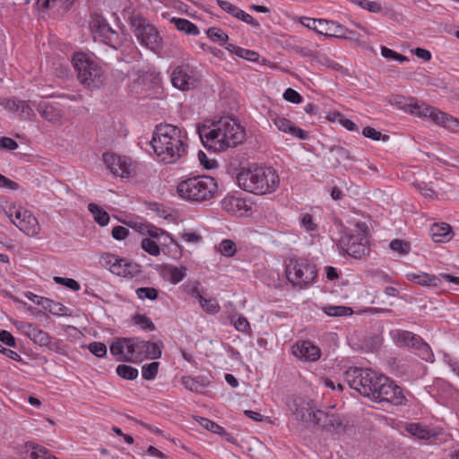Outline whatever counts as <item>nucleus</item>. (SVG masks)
Returning a JSON list of instances; mask_svg holds the SVG:
<instances>
[{
	"mask_svg": "<svg viewBox=\"0 0 459 459\" xmlns=\"http://www.w3.org/2000/svg\"><path fill=\"white\" fill-rule=\"evenodd\" d=\"M203 145L214 152H221L244 143L246 130L240 123L230 117L208 121L197 127Z\"/></svg>",
	"mask_w": 459,
	"mask_h": 459,
	"instance_id": "nucleus-1",
	"label": "nucleus"
},
{
	"mask_svg": "<svg viewBox=\"0 0 459 459\" xmlns=\"http://www.w3.org/2000/svg\"><path fill=\"white\" fill-rule=\"evenodd\" d=\"M150 143L157 160L168 165L184 159L189 147L186 130L172 124L157 125Z\"/></svg>",
	"mask_w": 459,
	"mask_h": 459,
	"instance_id": "nucleus-2",
	"label": "nucleus"
},
{
	"mask_svg": "<svg viewBox=\"0 0 459 459\" xmlns=\"http://www.w3.org/2000/svg\"><path fill=\"white\" fill-rule=\"evenodd\" d=\"M236 181L244 191L258 195H270L280 186V177L273 167L255 164L240 168Z\"/></svg>",
	"mask_w": 459,
	"mask_h": 459,
	"instance_id": "nucleus-3",
	"label": "nucleus"
},
{
	"mask_svg": "<svg viewBox=\"0 0 459 459\" xmlns=\"http://www.w3.org/2000/svg\"><path fill=\"white\" fill-rule=\"evenodd\" d=\"M219 194L214 178L206 175H195L180 178L175 185V195L181 201L192 204L210 203Z\"/></svg>",
	"mask_w": 459,
	"mask_h": 459,
	"instance_id": "nucleus-4",
	"label": "nucleus"
},
{
	"mask_svg": "<svg viewBox=\"0 0 459 459\" xmlns=\"http://www.w3.org/2000/svg\"><path fill=\"white\" fill-rule=\"evenodd\" d=\"M388 102L398 109L419 117L428 118L433 123L442 126L451 131H459V120L429 106L418 101L413 98H405L401 95H392Z\"/></svg>",
	"mask_w": 459,
	"mask_h": 459,
	"instance_id": "nucleus-5",
	"label": "nucleus"
},
{
	"mask_svg": "<svg viewBox=\"0 0 459 459\" xmlns=\"http://www.w3.org/2000/svg\"><path fill=\"white\" fill-rule=\"evenodd\" d=\"M285 275L288 281L299 290L312 286L317 278L316 266L300 257H290L285 262Z\"/></svg>",
	"mask_w": 459,
	"mask_h": 459,
	"instance_id": "nucleus-6",
	"label": "nucleus"
},
{
	"mask_svg": "<svg viewBox=\"0 0 459 459\" xmlns=\"http://www.w3.org/2000/svg\"><path fill=\"white\" fill-rule=\"evenodd\" d=\"M128 226L142 236L148 238H143L141 247L143 251L152 256L160 255V245L169 246L174 243L172 237L163 230L145 221H130Z\"/></svg>",
	"mask_w": 459,
	"mask_h": 459,
	"instance_id": "nucleus-7",
	"label": "nucleus"
},
{
	"mask_svg": "<svg viewBox=\"0 0 459 459\" xmlns=\"http://www.w3.org/2000/svg\"><path fill=\"white\" fill-rule=\"evenodd\" d=\"M72 62L77 78L87 88H97L102 84L104 72L95 59L88 54L78 52L73 56Z\"/></svg>",
	"mask_w": 459,
	"mask_h": 459,
	"instance_id": "nucleus-8",
	"label": "nucleus"
},
{
	"mask_svg": "<svg viewBox=\"0 0 459 459\" xmlns=\"http://www.w3.org/2000/svg\"><path fill=\"white\" fill-rule=\"evenodd\" d=\"M11 222L29 238H39L41 226L32 211L23 205L13 203L6 212Z\"/></svg>",
	"mask_w": 459,
	"mask_h": 459,
	"instance_id": "nucleus-9",
	"label": "nucleus"
},
{
	"mask_svg": "<svg viewBox=\"0 0 459 459\" xmlns=\"http://www.w3.org/2000/svg\"><path fill=\"white\" fill-rule=\"evenodd\" d=\"M340 244L342 248L354 258L368 255L369 254L368 228L364 224H356L352 230L342 236Z\"/></svg>",
	"mask_w": 459,
	"mask_h": 459,
	"instance_id": "nucleus-10",
	"label": "nucleus"
},
{
	"mask_svg": "<svg viewBox=\"0 0 459 459\" xmlns=\"http://www.w3.org/2000/svg\"><path fill=\"white\" fill-rule=\"evenodd\" d=\"M380 374L370 369L351 367L345 372V380L351 388L361 395L370 398Z\"/></svg>",
	"mask_w": 459,
	"mask_h": 459,
	"instance_id": "nucleus-11",
	"label": "nucleus"
},
{
	"mask_svg": "<svg viewBox=\"0 0 459 459\" xmlns=\"http://www.w3.org/2000/svg\"><path fill=\"white\" fill-rule=\"evenodd\" d=\"M131 23L134 28V34L143 47L153 52L160 50L162 39L154 26L149 24L146 20L140 15L133 16Z\"/></svg>",
	"mask_w": 459,
	"mask_h": 459,
	"instance_id": "nucleus-12",
	"label": "nucleus"
},
{
	"mask_svg": "<svg viewBox=\"0 0 459 459\" xmlns=\"http://www.w3.org/2000/svg\"><path fill=\"white\" fill-rule=\"evenodd\" d=\"M14 326L22 334L26 335L31 342L48 350L60 352L62 351L61 342L50 336L47 332L39 329L31 323L23 321L13 322Z\"/></svg>",
	"mask_w": 459,
	"mask_h": 459,
	"instance_id": "nucleus-13",
	"label": "nucleus"
},
{
	"mask_svg": "<svg viewBox=\"0 0 459 459\" xmlns=\"http://www.w3.org/2000/svg\"><path fill=\"white\" fill-rule=\"evenodd\" d=\"M100 263L111 273L124 278L134 277L140 273L137 264L108 252L100 255Z\"/></svg>",
	"mask_w": 459,
	"mask_h": 459,
	"instance_id": "nucleus-14",
	"label": "nucleus"
},
{
	"mask_svg": "<svg viewBox=\"0 0 459 459\" xmlns=\"http://www.w3.org/2000/svg\"><path fill=\"white\" fill-rule=\"evenodd\" d=\"M376 385L369 398L370 400L377 403L387 402L394 404H402L405 401L401 387L396 385L390 378L380 374Z\"/></svg>",
	"mask_w": 459,
	"mask_h": 459,
	"instance_id": "nucleus-15",
	"label": "nucleus"
},
{
	"mask_svg": "<svg viewBox=\"0 0 459 459\" xmlns=\"http://www.w3.org/2000/svg\"><path fill=\"white\" fill-rule=\"evenodd\" d=\"M103 160L110 173L119 178H130L135 173V164L130 158L104 153Z\"/></svg>",
	"mask_w": 459,
	"mask_h": 459,
	"instance_id": "nucleus-16",
	"label": "nucleus"
},
{
	"mask_svg": "<svg viewBox=\"0 0 459 459\" xmlns=\"http://www.w3.org/2000/svg\"><path fill=\"white\" fill-rule=\"evenodd\" d=\"M137 339L123 338L113 342L110 345V352L118 360L137 361Z\"/></svg>",
	"mask_w": 459,
	"mask_h": 459,
	"instance_id": "nucleus-17",
	"label": "nucleus"
},
{
	"mask_svg": "<svg viewBox=\"0 0 459 459\" xmlns=\"http://www.w3.org/2000/svg\"><path fill=\"white\" fill-rule=\"evenodd\" d=\"M221 207L227 213L236 216H248L252 210V204L240 196L228 194L221 200Z\"/></svg>",
	"mask_w": 459,
	"mask_h": 459,
	"instance_id": "nucleus-18",
	"label": "nucleus"
},
{
	"mask_svg": "<svg viewBox=\"0 0 459 459\" xmlns=\"http://www.w3.org/2000/svg\"><path fill=\"white\" fill-rule=\"evenodd\" d=\"M197 81L196 72L188 66H177L171 74L173 86L181 91H188L194 88Z\"/></svg>",
	"mask_w": 459,
	"mask_h": 459,
	"instance_id": "nucleus-19",
	"label": "nucleus"
},
{
	"mask_svg": "<svg viewBox=\"0 0 459 459\" xmlns=\"http://www.w3.org/2000/svg\"><path fill=\"white\" fill-rule=\"evenodd\" d=\"M294 357L302 361L315 362L321 357V350L310 341H298L291 347Z\"/></svg>",
	"mask_w": 459,
	"mask_h": 459,
	"instance_id": "nucleus-20",
	"label": "nucleus"
},
{
	"mask_svg": "<svg viewBox=\"0 0 459 459\" xmlns=\"http://www.w3.org/2000/svg\"><path fill=\"white\" fill-rule=\"evenodd\" d=\"M318 24V34H321L325 37H334L349 39H354V32L344 28L338 22L322 19L321 23Z\"/></svg>",
	"mask_w": 459,
	"mask_h": 459,
	"instance_id": "nucleus-21",
	"label": "nucleus"
},
{
	"mask_svg": "<svg viewBox=\"0 0 459 459\" xmlns=\"http://www.w3.org/2000/svg\"><path fill=\"white\" fill-rule=\"evenodd\" d=\"M90 27L95 39L104 41L107 44L112 42L113 38L116 36V31L109 26L105 19L100 16H94L91 18Z\"/></svg>",
	"mask_w": 459,
	"mask_h": 459,
	"instance_id": "nucleus-22",
	"label": "nucleus"
},
{
	"mask_svg": "<svg viewBox=\"0 0 459 459\" xmlns=\"http://www.w3.org/2000/svg\"><path fill=\"white\" fill-rule=\"evenodd\" d=\"M271 121L277 128V130L289 134L293 137L300 140H306L308 138V133L299 127H297L290 119L285 117L273 114L270 117Z\"/></svg>",
	"mask_w": 459,
	"mask_h": 459,
	"instance_id": "nucleus-23",
	"label": "nucleus"
},
{
	"mask_svg": "<svg viewBox=\"0 0 459 459\" xmlns=\"http://www.w3.org/2000/svg\"><path fill=\"white\" fill-rule=\"evenodd\" d=\"M218 5L231 16L254 27H259V22L244 10L225 0H217Z\"/></svg>",
	"mask_w": 459,
	"mask_h": 459,
	"instance_id": "nucleus-24",
	"label": "nucleus"
},
{
	"mask_svg": "<svg viewBox=\"0 0 459 459\" xmlns=\"http://www.w3.org/2000/svg\"><path fill=\"white\" fill-rule=\"evenodd\" d=\"M405 277L408 281L422 287H439L441 285V280L437 275L421 271L407 273Z\"/></svg>",
	"mask_w": 459,
	"mask_h": 459,
	"instance_id": "nucleus-25",
	"label": "nucleus"
},
{
	"mask_svg": "<svg viewBox=\"0 0 459 459\" xmlns=\"http://www.w3.org/2000/svg\"><path fill=\"white\" fill-rule=\"evenodd\" d=\"M137 361L143 359H158L161 356V349L158 343L140 341L137 339Z\"/></svg>",
	"mask_w": 459,
	"mask_h": 459,
	"instance_id": "nucleus-26",
	"label": "nucleus"
},
{
	"mask_svg": "<svg viewBox=\"0 0 459 459\" xmlns=\"http://www.w3.org/2000/svg\"><path fill=\"white\" fill-rule=\"evenodd\" d=\"M1 104L4 106V108L12 112L18 113L19 116L23 119H28L33 115L32 108L24 100L7 99L4 100Z\"/></svg>",
	"mask_w": 459,
	"mask_h": 459,
	"instance_id": "nucleus-27",
	"label": "nucleus"
},
{
	"mask_svg": "<svg viewBox=\"0 0 459 459\" xmlns=\"http://www.w3.org/2000/svg\"><path fill=\"white\" fill-rule=\"evenodd\" d=\"M160 274L163 280L176 285L185 278L186 274V268L184 266L178 267L166 264L161 266Z\"/></svg>",
	"mask_w": 459,
	"mask_h": 459,
	"instance_id": "nucleus-28",
	"label": "nucleus"
},
{
	"mask_svg": "<svg viewBox=\"0 0 459 459\" xmlns=\"http://www.w3.org/2000/svg\"><path fill=\"white\" fill-rule=\"evenodd\" d=\"M403 429L408 435L422 440H428L434 435L429 426L420 422L404 423Z\"/></svg>",
	"mask_w": 459,
	"mask_h": 459,
	"instance_id": "nucleus-29",
	"label": "nucleus"
},
{
	"mask_svg": "<svg viewBox=\"0 0 459 459\" xmlns=\"http://www.w3.org/2000/svg\"><path fill=\"white\" fill-rule=\"evenodd\" d=\"M430 234L433 241L437 243L448 242L454 236L452 227L445 222L434 223L430 228Z\"/></svg>",
	"mask_w": 459,
	"mask_h": 459,
	"instance_id": "nucleus-30",
	"label": "nucleus"
},
{
	"mask_svg": "<svg viewBox=\"0 0 459 459\" xmlns=\"http://www.w3.org/2000/svg\"><path fill=\"white\" fill-rule=\"evenodd\" d=\"M394 340L402 346L416 348L421 343V338L409 331L396 330L392 333Z\"/></svg>",
	"mask_w": 459,
	"mask_h": 459,
	"instance_id": "nucleus-31",
	"label": "nucleus"
},
{
	"mask_svg": "<svg viewBox=\"0 0 459 459\" xmlns=\"http://www.w3.org/2000/svg\"><path fill=\"white\" fill-rule=\"evenodd\" d=\"M225 49L228 50L229 52L234 54L238 57H240L247 61L255 62V63L259 62L260 55L254 50L243 48L241 47H238V46H236L233 44L225 45Z\"/></svg>",
	"mask_w": 459,
	"mask_h": 459,
	"instance_id": "nucleus-32",
	"label": "nucleus"
},
{
	"mask_svg": "<svg viewBox=\"0 0 459 459\" xmlns=\"http://www.w3.org/2000/svg\"><path fill=\"white\" fill-rule=\"evenodd\" d=\"M39 112L44 119L51 123L59 122L62 116L59 108L47 103H42L39 106Z\"/></svg>",
	"mask_w": 459,
	"mask_h": 459,
	"instance_id": "nucleus-33",
	"label": "nucleus"
},
{
	"mask_svg": "<svg viewBox=\"0 0 459 459\" xmlns=\"http://www.w3.org/2000/svg\"><path fill=\"white\" fill-rule=\"evenodd\" d=\"M89 212L92 214L94 221L100 227L107 226L109 222V214L99 204L91 203L88 205Z\"/></svg>",
	"mask_w": 459,
	"mask_h": 459,
	"instance_id": "nucleus-34",
	"label": "nucleus"
},
{
	"mask_svg": "<svg viewBox=\"0 0 459 459\" xmlns=\"http://www.w3.org/2000/svg\"><path fill=\"white\" fill-rule=\"evenodd\" d=\"M170 22L173 23L178 30L186 32V34L197 35L199 33L197 26L186 19L172 17Z\"/></svg>",
	"mask_w": 459,
	"mask_h": 459,
	"instance_id": "nucleus-35",
	"label": "nucleus"
},
{
	"mask_svg": "<svg viewBox=\"0 0 459 459\" xmlns=\"http://www.w3.org/2000/svg\"><path fill=\"white\" fill-rule=\"evenodd\" d=\"M197 421L200 424V426H202L204 429L212 433L218 434L221 437H224L228 441L230 440L231 436L225 430L224 428L218 425L217 423L205 418H199Z\"/></svg>",
	"mask_w": 459,
	"mask_h": 459,
	"instance_id": "nucleus-36",
	"label": "nucleus"
},
{
	"mask_svg": "<svg viewBox=\"0 0 459 459\" xmlns=\"http://www.w3.org/2000/svg\"><path fill=\"white\" fill-rule=\"evenodd\" d=\"M197 299L202 308L209 313V314H216L220 311V305L215 299H206L201 295V293H197Z\"/></svg>",
	"mask_w": 459,
	"mask_h": 459,
	"instance_id": "nucleus-37",
	"label": "nucleus"
},
{
	"mask_svg": "<svg viewBox=\"0 0 459 459\" xmlns=\"http://www.w3.org/2000/svg\"><path fill=\"white\" fill-rule=\"evenodd\" d=\"M24 296L31 302L37 304L38 306L42 307L46 311H48L49 313H56V311L52 310V307H50L51 305V299L39 296L37 294H34L33 292L27 291Z\"/></svg>",
	"mask_w": 459,
	"mask_h": 459,
	"instance_id": "nucleus-38",
	"label": "nucleus"
},
{
	"mask_svg": "<svg viewBox=\"0 0 459 459\" xmlns=\"http://www.w3.org/2000/svg\"><path fill=\"white\" fill-rule=\"evenodd\" d=\"M207 37L214 41L219 42L221 46L225 48L227 45V41L229 39V36L225 33L221 29L217 27L209 28L206 31Z\"/></svg>",
	"mask_w": 459,
	"mask_h": 459,
	"instance_id": "nucleus-39",
	"label": "nucleus"
},
{
	"mask_svg": "<svg viewBox=\"0 0 459 459\" xmlns=\"http://www.w3.org/2000/svg\"><path fill=\"white\" fill-rule=\"evenodd\" d=\"M300 227L307 231H315L317 230V223L314 216L308 212L301 213L299 217Z\"/></svg>",
	"mask_w": 459,
	"mask_h": 459,
	"instance_id": "nucleus-40",
	"label": "nucleus"
},
{
	"mask_svg": "<svg viewBox=\"0 0 459 459\" xmlns=\"http://www.w3.org/2000/svg\"><path fill=\"white\" fill-rule=\"evenodd\" d=\"M160 363L157 361H153L147 365L143 366L142 368V377L145 380H153L159 371Z\"/></svg>",
	"mask_w": 459,
	"mask_h": 459,
	"instance_id": "nucleus-41",
	"label": "nucleus"
},
{
	"mask_svg": "<svg viewBox=\"0 0 459 459\" xmlns=\"http://www.w3.org/2000/svg\"><path fill=\"white\" fill-rule=\"evenodd\" d=\"M352 3L370 13H377L382 11V6L378 2L369 0H352Z\"/></svg>",
	"mask_w": 459,
	"mask_h": 459,
	"instance_id": "nucleus-42",
	"label": "nucleus"
},
{
	"mask_svg": "<svg viewBox=\"0 0 459 459\" xmlns=\"http://www.w3.org/2000/svg\"><path fill=\"white\" fill-rule=\"evenodd\" d=\"M117 373L119 377L128 380L135 379L138 376V370L128 365H118Z\"/></svg>",
	"mask_w": 459,
	"mask_h": 459,
	"instance_id": "nucleus-43",
	"label": "nucleus"
},
{
	"mask_svg": "<svg viewBox=\"0 0 459 459\" xmlns=\"http://www.w3.org/2000/svg\"><path fill=\"white\" fill-rule=\"evenodd\" d=\"M135 293L140 299L154 300L158 298V290L152 287L138 288Z\"/></svg>",
	"mask_w": 459,
	"mask_h": 459,
	"instance_id": "nucleus-44",
	"label": "nucleus"
},
{
	"mask_svg": "<svg viewBox=\"0 0 459 459\" xmlns=\"http://www.w3.org/2000/svg\"><path fill=\"white\" fill-rule=\"evenodd\" d=\"M219 252L225 256H232L237 251L235 243L230 239H224L219 245Z\"/></svg>",
	"mask_w": 459,
	"mask_h": 459,
	"instance_id": "nucleus-45",
	"label": "nucleus"
},
{
	"mask_svg": "<svg viewBox=\"0 0 459 459\" xmlns=\"http://www.w3.org/2000/svg\"><path fill=\"white\" fill-rule=\"evenodd\" d=\"M134 323L139 325L142 329L152 331L155 326L150 317L145 315H135L134 316Z\"/></svg>",
	"mask_w": 459,
	"mask_h": 459,
	"instance_id": "nucleus-46",
	"label": "nucleus"
},
{
	"mask_svg": "<svg viewBox=\"0 0 459 459\" xmlns=\"http://www.w3.org/2000/svg\"><path fill=\"white\" fill-rule=\"evenodd\" d=\"M53 280L56 283L63 285L74 291H78L81 289L79 282L72 278L55 276Z\"/></svg>",
	"mask_w": 459,
	"mask_h": 459,
	"instance_id": "nucleus-47",
	"label": "nucleus"
},
{
	"mask_svg": "<svg viewBox=\"0 0 459 459\" xmlns=\"http://www.w3.org/2000/svg\"><path fill=\"white\" fill-rule=\"evenodd\" d=\"M88 350L99 358H103L107 354V346L103 342H93L89 343Z\"/></svg>",
	"mask_w": 459,
	"mask_h": 459,
	"instance_id": "nucleus-48",
	"label": "nucleus"
},
{
	"mask_svg": "<svg viewBox=\"0 0 459 459\" xmlns=\"http://www.w3.org/2000/svg\"><path fill=\"white\" fill-rule=\"evenodd\" d=\"M390 248L400 255H406L410 252V244L401 239L393 240Z\"/></svg>",
	"mask_w": 459,
	"mask_h": 459,
	"instance_id": "nucleus-49",
	"label": "nucleus"
},
{
	"mask_svg": "<svg viewBox=\"0 0 459 459\" xmlns=\"http://www.w3.org/2000/svg\"><path fill=\"white\" fill-rule=\"evenodd\" d=\"M326 314L331 316H342L352 314V309L348 307H329Z\"/></svg>",
	"mask_w": 459,
	"mask_h": 459,
	"instance_id": "nucleus-50",
	"label": "nucleus"
},
{
	"mask_svg": "<svg viewBox=\"0 0 459 459\" xmlns=\"http://www.w3.org/2000/svg\"><path fill=\"white\" fill-rule=\"evenodd\" d=\"M283 99L289 102L294 104H299L302 102V96L295 90L288 88L283 93Z\"/></svg>",
	"mask_w": 459,
	"mask_h": 459,
	"instance_id": "nucleus-51",
	"label": "nucleus"
},
{
	"mask_svg": "<svg viewBox=\"0 0 459 459\" xmlns=\"http://www.w3.org/2000/svg\"><path fill=\"white\" fill-rule=\"evenodd\" d=\"M182 385L188 390L192 392H199L200 390V384L197 380H195L192 377H183L181 380Z\"/></svg>",
	"mask_w": 459,
	"mask_h": 459,
	"instance_id": "nucleus-52",
	"label": "nucleus"
},
{
	"mask_svg": "<svg viewBox=\"0 0 459 459\" xmlns=\"http://www.w3.org/2000/svg\"><path fill=\"white\" fill-rule=\"evenodd\" d=\"M235 328L244 333H247L250 331V325L248 321L244 316H238L234 320Z\"/></svg>",
	"mask_w": 459,
	"mask_h": 459,
	"instance_id": "nucleus-53",
	"label": "nucleus"
},
{
	"mask_svg": "<svg viewBox=\"0 0 459 459\" xmlns=\"http://www.w3.org/2000/svg\"><path fill=\"white\" fill-rule=\"evenodd\" d=\"M19 184L0 173V188H5L12 191L18 190Z\"/></svg>",
	"mask_w": 459,
	"mask_h": 459,
	"instance_id": "nucleus-54",
	"label": "nucleus"
},
{
	"mask_svg": "<svg viewBox=\"0 0 459 459\" xmlns=\"http://www.w3.org/2000/svg\"><path fill=\"white\" fill-rule=\"evenodd\" d=\"M321 21L322 19H313V18H308V17H301L299 19V22L308 28V29H311L313 30H315L316 32L318 33V26L319 24L318 23H321Z\"/></svg>",
	"mask_w": 459,
	"mask_h": 459,
	"instance_id": "nucleus-55",
	"label": "nucleus"
},
{
	"mask_svg": "<svg viewBox=\"0 0 459 459\" xmlns=\"http://www.w3.org/2000/svg\"><path fill=\"white\" fill-rule=\"evenodd\" d=\"M415 349H417L420 351V356L422 357L423 359L432 360L433 353H432L431 349L428 343L424 342L421 340V343H419V345L416 346Z\"/></svg>",
	"mask_w": 459,
	"mask_h": 459,
	"instance_id": "nucleus-56",
	"label": "nucleus"
},
{
	"mask_svg": "<svg viewBox=\"0 0 459 459\" xmlns=\"http://www.w3.org/2000/svg\"><path fill=\"white\" fill-rule=\"evenodd\" d=\"M111 235L116 240H124L129 235V230L123 226H116L113 228Z\"/></svg>",
	"mask_w": 459,
	"mask_h": 459,
	"instance_id": "nucleus-57",
	"label": "nucleus"
},
{
	"mask_svg": "<svg viewBox=\"0 0 459 459\" xmlns=\"http://www.w3.org/2000/svg\"><path fill=\"white\" fill-rule=\"evenodd\" d=\"M198 160L206 169H211L217 165L216 160H210L203 151L198 152Z\"/></svg>",
	"mask_w": 459,
	"mask_h": 459,
	"instance_id": "nucleus-58",
	"label": "nucleus"
},
{
	"mask_svg": "<svg viewBox=\"0 0 459 459\" xmlns=\"http://www.w3.org/2000/svg\"><path fill=\"white\" fill-rule=\"evenodd\" d=\"M18 143L16 141L10 137H0V148L8 150V151H13L17 149Z\"/></svg>",
	"mask_w": 459,
	"mask_h": 459,
	"instance_id": "nucleus-59",
	"label": "nucleus"
},
{
	"mask_svg": "<svg viewBox=\"0 0 459 459\" xmlns=\"http://www.w3.org/2000/svg\"><path fill=\"white\" fill-rule=\"evenodd\" d=\"M0 342L9 347H15L16 342L12 333L6 330L0 331Z\"/></svg>",
	"mask_w": 459,
	"mask_h": 459,
	"instance_id": "nucleus-60",
	"label": "nucleus"
},
{
	"mask_svg": "<svg viewBox=\"0 0 459 459\" xmlns=\"http://www.w3.org/2000/svg\"><path fill=\"white\" fill-rule=\"evenodd\" d=\"M411 53L425 62L429 61L432 57L430 51L421 48H413L411 50Z\"/></svg>",
	"mask_w": 459,
	"mask_h": 459,
	"instance_id": "nucleus-61",
	"label": "nucleus"
},
{
	"mask_svg": "<svg viewBox=\"0 0 459 459\" xmlns=\"http://www.w3.org/2000/svg\"><path fill=\"white\" fill-rule=\"evenodd\" d=\"M362 134L369 139L378 141L381 139L382 134L379 131H377L375 128L367 126L363 128Z\"/></svg>",
	"mask_w": 459,
	"mask_h": 459,
	"instance_id": "nucleus-62",
	"label": "nucleus"
},
{
	"mask_svg": "<svg viewBox=\"0 0 459 459\" xmlns=\"http://www.w3.org/2000/svg\"><path fill=\"white\" fill-rule=\"evenodd\" d=\"M418 189L420 194L423 195L425 198L434 199L437 195L435 191L425 184L419 185Z\"/></svg>",
	"mask_w": 459,
	"mask_h": 459,
	"instance_id": "nucleus-63",
	"label": "nucleus"
},
{
	"mask_svg": "<svg viewBox=\"0 0 459 459\" xmlns=\"http://www.w3.org/2000/svg\"><path fill=\"white\" fill-rule=\"evenodd\" d=\"M182 238L186 241V242H189V243H197L200 241L201 239V236L195 232H192V231H189V232H185L183 235H182Z\"/></svg>",
	"mask_w": 459,
	"mask_h": 459,
	"instance_id": "nucleus-64",
	"label": "nucleus"
}]
</instances>
